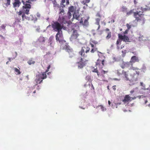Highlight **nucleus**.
Listing matches in <instances>:
<instances>
[{
  "label": "nucleus",
  "instance_id": "nucleus-1",
  "mask_svg": "<svg viewBox=\"0 0 150 150\" xmlns=\"http://www.w3.org/2000/svg\"><path fill=\"white\" fill-rule=\"evenodd\" d=\"M59 10V17L58 19L59 23L57 22L53 21L52 25L54 30L55 31L57 32L55 36L57 41H58L61 45L63 49L65 50L69 53L71 52L72 49L64 40L61 30L62 28L65 30L66 28H69L68 27L71 26L72 24L70 22H68L66 20L65 18L66 15L63 16L65 14L64 10L61 8H60Z\"/></svg>",
  "mask_w": 150,
  "mask_h": 150
},
{
  "label": "nucleus",
  "instance_id": "nucleus-2",
  "mask_svg": "<svg viewBox=\"0 0 150 150\" xmlns=\"http://www.w3.org/2000/svg\"><path fill=\"white\" fill-rule=\"evenodd\" d=\"M139 72L134 70L131 73L128 71H122L123 77L125 80L129 83L130 85H132L137 83L138 77Z\"/></svg>",
  "mask_w": 150,
  "mask_h": 150
},
{
  "label": "nucleus",
  "instance_id": "nucleus-3",
  "mask_svg": "<svg viewBox=\"0 0 150 150\" xmlns=\"http://www.w3.org/2000/svg\"><path fill=\"white\" fill-rule=\"evenodd\" d=\"M79 10L76 7L74 6H71L68 8V11L67 14V18L70 19L72 17V14L71 13H73V18L72 19V21L73 19H76L80 21V23L83 22L82 20V18L81 16V14L79 13Z\"/></svg>",
  "mask_w": 150,
  "mask_h": 150
},
{
  "label": "nucleus",
  "instance_id": "nucleus-4",
  "mask_svg": "<svg viewBox=\"0 0 150 150\" xmlns=\"http://www.w3.org/2000/svg\"><path fill=\"white\" fill-rule=\"evenodd\" d=\"M85 47H82L81 51L79 52L81 56L80 61L77 62V64L79 68H81L86 65V62L88 61V59H86L87 55L85 53Z\"/></svg>",
  "mask_w": 150,
  "mask_h": 150
},
{
  "label": "nucleus",
  "instance_id": "nucleus-5",
  "mask_svg": "<svg viewBox=\"0 0 150 150\" xmlns=\"http://www.w3.org/2000/svg\"><path fill=\"white\" fill-rule=\"evenodd\" d=\"M139 61V59L138 57L135 56H133L132 57L129 62H123L122 65L121 67L122 69L127 67L129 69H132L133 64L136 62H138Z\"/></svg>",
  "mask_w": 150,
  "mask_h": 150
},
{
  "label": "nucleus",
  "instance_id": "nucleus-6",
  "mask_svg": "<svg viewBox=\"0 0 150 150\" xmlns=\"http://www.w3.org/2000/svg\"><path fill=\"white\" fill-rule=\"evenodd\" d=\"M50 68V65H49L47 67V69L46 70L45 72H43L42 74H37L36 76L35 82L36 83L35 85L38 84V83H41L43 79H45L47 77V75L46 73L47 72L49 69Z\"/></svg>",
  "mask_w": 150,
  "mask_h": 150
},
{
  "label": "nucleus",
  "instance_id": "nucleus-7",
  "mask_svg": "<svg viewBox=\"0 0 150 150\" xmlns=\"http://www.w3.org/2000/svg\"><path fill=\"white\" fill-rule=\"evenodd\" d=\"M141 14H142V13L140 11H137L134 13V16L135 18V20H134L131 23L130 25H129L128 24H126L128 29L127 30H129L131 28L132 25L133 27H135L137 25V22L140 20V19L139 18V16H140V15Z\"/></svg>",
  "mask_w": 150,
  "mask_h": 150
},
{
  "label": "nucleus",
  "instance_id": "nucleus-8",
  "mask_svg": "<svg viewBox=\"0 0 150 150\" xmlns=\"http://www.w3.org/2000/svg\"><path fill=\"white\" fill-rule=\"evenodd\" d=\"M71 26L68 27L69 28H66L65 30L68 29L69 30H71V31H73V34L71 35V37L70 38V40L71 41H73L74 40L77 39L78 37L79 36V34L77 33V31L76 30H74L73 28H71Z\"/></svg>",
  "mask_w": 150,
  "mask_h": 150
},
{
  "label": "nucleus",
  "instance_id": "nucleus-9",
  "mask_svg": "<svg viewBox=\"0 0 150 150\" xmlns=\"http://www.w3.org/2000/svg\"><path fill=\"white\" fill-rule=\"evenodd\" d=\"M140 85L143 87V88H142L140 90V93L142 94L144 93V94H147L149 95H150V93L149 92V91H144L143 89L145 88V85L142 82H141L140 83Z\"/></svg>",
  "mask_w": 150,
  "mask_h": 150
},
{
  "label": "nucleus",
  "instance_id": "nucleus-10",
  "mask_svg": "<svg viewBox=\"0 0 150 150\" xmlns=\"http://www.w3.org/2000/svg\"><path fill=\"white\" fill-rule=\"evenodd\" d=\"M54 37L53 36H51L48 40V45L53 48L54 45Z\"/></svg>",
  "mask_w": 150,
  "mask_h": 150
},
{
  "label": "nucleus",
  "instance_id": "nucleus-11",
  "mask_svg": "<svg viewBox=\"0 0 150 150\" xmlns=\"http://www.w3.org/2000/svg\"><path fill=\"white\" fill-rule=\"evenodd\" d=\"M118 37L119 39H121V40H123L124 42H129V39L128 37L125 35H122L120 34H119Z\"/></svg>",
  "mask_w": 150,
  "mask_h": 150
},
{
  "label": "nucleus",
  "instance_id": "nucleus-12",
  "mask_svg": "<svg viewBox=\"0 0 150 150\" xmlns=\"http://www.w3.org/2000/svg\"><path fill=\"white\" fill-rule=\"evenodd\" d=\"M131 100V97H130L128 95H126L125 96L124 98L122 100L123 102H124L125 104H128L129 101Z\"/></svg>",
  "mask_w": 150,
  "mask_h": 150
},
{
  "label": "nucleus",
  "instance_id": "nucleus-13",
  "mask_svg": "<svg viewBox=\"0 0 150 150\" xmlns=\"http://www.w3.org/2000/svg\"><path fill=\"white\" fill-rule=\"evenodd\" d=\"M31 2H30L28 0L25 1V5L23 6V8H27L30 9L31 8V5L30 4H31Z\"/></svg>",
  "mask_w": 150,
  "mask_h": 150
},
{
  "label": "nucleus",
  "instance_id": "nucleus-14",
  "mask_svg": "<svg viewBox=\"0 0 150 150\" xmlns=\"http://www.w3.org/2000/svg\"><path fill=\"white\" fill-rule=\"evenodd\" d=\"M141 10V11H137L136 12H137V11H138V12L140 11L141 12L142 14L140 15V16H139V17H141V16L142 15V13H143V12L144 11H148V10H150V8L149 7L146 6V7L144 8L142 7Z\"/></svg>",
  "mask_w": 150,
  "mask_h": 150
},
{
  "label": "nucleus",
  "instance_id": "nucleus-15",
  "mask_svg": "<svg viewBox=\"0 0 150 150\" xmlns=\"http://www.w3.org/2000/svg\"><path fill=\"white\" fill-rule=\"evenodd\" d=\"M21 4V2L19 0H15L14 2L13 3V7L14 8L18 7Z\"/></svg>",
  "mask_w": 150,
  "mask_h": 150
},
{
  "label": "nucleus",
  "instance_id": "nucleus-16",
  "mask_svg": "<svg viewBox=\"0 0 150 150\" xmlns=\"http://www.w3.org/2000/svg\"><path fill=\"white\" fill-rule=\"evenodd\" d=\"M23 10H22V11L23 13L26 14L27 15H28L29 14V8H23Z\"/></svg>",
  "mask_w": 150,
  "mask_h": 150
},
{
  "label": "nucleus",
  "instance_id": "nucleus-17",
  "mask_svg": "<svg viewBox=\"0 0 150 150\" xmlns=\"http://www.w3.org/2000/svg\"><path fill=\"white\" fill-rule=\"evenodd\" d=\"M27 63L29 65H31L32 64H34L35 63V61L33 58H31L28 61Z\"/></svg>",
  "mask_w": 150,
  "mask_h": 150
},
{
  "label": "nucleus",
  "instance_id": "nucleus-18",
  "mask_svg": "<svg viewBox=\"0 0 150 150\" xmlns=\"http://www.w3.org/2000/svg\"><path fill=\"white\" fill-rule=\"evenodd\" d=\"M96 24L98 25V29H97V30H98L100 27V26L99 25V22L100 21V19L99 18H97L96 19Z\"/></svg>",
  "mask_w": 150,
  "mask_h": 150
},
{
  "label": "nucleus",
  "instance_id": "nucleus-19",
  "mask_svg": "<svg viewBox=\"0 0 150 150\" xmlns=\"http://www.w3.org/2000/svg\"><path fill=\"white\" fill-rule=\"evenodd\" d=\"M39 41L40 42H44L45 41V38L43 36H40L38 39Z\"/></svg>",
  "mask_w": 150,
  "mask_h": 150
},
{
  "label": "nucleus",
  "instance_id": "nucleus-20",
  "mask_svg": "<svg viewBox=\"0 0 150 150\" xmlns=\"http://www.w3.org/2000/svg\"><path fill=\"white\" fill-rule=\"evenodd\" d=\"M107 35L106 37V38L107 40L109 39L111 36V33L110 32L107 33Z\"/></svg>",
  "mask_w": 150,
  "mask_h": 150
},
{
  "label": "nucleus",
  "instance_id": "nucleus-21",
  "mask_svg": "<svg viewBox=\"0 0 150 150\" xmlns=\"http://www.w3.org/2000/svg\"><path fill=\"white\" fill-rule=\"evenodd\" d=\"M127 8L125 6H122L121 9V11L124 12H127Z\"/></svg>",
  "mask_w": 150,
  "mask_h": 150
},
{
  "label": "nucleus",
  "instance_id": "nucleus-22",
  "mask_svg": "<svg viewBox=\"0 0 150 150\" xmlns=\"http://www.w3.org/2000/svg\"><path fill=\"white\" fill-rule=\"evenodd\" d=\"M52 2L53 4V6L54 7H58L59 6V4H58L57 3L55 0H54L52 1Z\"/></svg>",
  "mask_w": 150,
  "mask_h": 150
},
{
  "label": "nucleus",
  "instance_id": "nucleus-23",
  "mask_svg": "<svg viewBox=\"0 0 150 150\" xmlns=\"http://www.w3.org/2000/svg\"><path fill=\"white\" fill-rule=\"evenodd\" d=\"M98 107H100V109H101V110L102 111H105L106 110V108L102 105H100V106H98Z\"/></svg>",
  "mask_w": 150,
  "mask_h": 150
},
{
  "label": "nucleus",
  "instance_id": "nucleus-24",
  "mask_svg": "<svg viewBox=\"0 0 150 150\" xmlns=\"http://www.w3.org/2000/svg\"><path fill=\"white\" fill-rule=\"evenodd\" d=\"M141 69L142 70L141 71H143V72L144 73L146 71V67L144 65L142 66Z\"/></svg>",
  "mask_w": 150,
  "mask_h": 150
},
{
  "label": "nucleus",
  "instance_id": "nucleus-25",
  "mask_svg": "<svg viewBox=\"0 0 150 150\" xmlns=\"http://www.w3.org/2000/svg\"><path fill=\"white\" fill-rule=\"evenodd\" d=\"M111 106L113 108H117V105L116 104L112 103L111 105V106Z\"/></svg>",
  "mask_w": 150,
  "mask_h": 150
},
{
  "label": "nucleus",
  "instance_id": "nucleus-26",
  "mask_svg": "<svg viewBox=\"0 0 150 150\" xmlns=\"http://www.w3.org/2000/svg\"><path fill=\"white\" fill-rule=\"evenodd\" d=\"M25 14L23 13V14H22V20L23 21L24 20V18L27 19V18H28V17H26L25 16Z\"/></svg>",
  "mask_w": 150,
  "mask_h": 150
},
{
  "label": "nucleus",
  "instance_id": "nucleus-27",
  "mask_svg": "<svg viewBox=\"0 0 150 150\" xmlns=\"http://www.w3.org/2000/svg\"><path fill=\"white\" fill-rule=\"evenodd\" d=\"M126 52V50H124V51H122V56L123 57H124Z\"/></svg>",
  "mask_w": 150,
  "mask_h": 150
},
{
  "label": "nucleus",
  "instance_id": "nucleus-28",
  "mask_svg": "<svg viewBox=\"0 0 150 150\" xmlns=\"http://www.w3.org/2000/svg\"><path fill=\"white\" fill-rule=\"evenodd\" d=\"M132 13V10H131L129 12H127V15H129L131 14Z\"/></svg>",
  "mask_w": 150,
  "mask_h": 150
},
{
  "label": "nucleus",
  "instance_id": "nucleus-29",
  "mask_svg": "<svg viewBox=\"0 0 150 150\" xmlns=\"http://www.w3.org/2000/svg\"><path fill=\"white\" fill-rule=\"evenodd\" d=\"M112 59L114 60L113 62H118L119 61L118 59L117 58H116L114 57H113L112 58Z\"/></svg>",
  "mask_w": 150,
  "mask_h": 150
},
{
  "label": "nucleus",
  "instance_id": "nucleus-30",
  "mask_svg": "<svg viewBox=\"0 0 150 150\" xmlns=\"http://www.w3.org/2000/svg\"><path fill=\"white\" fill-rule=\"evenodd\" d=\"M121 39H118L117 40V42H116V45H118L119 44V43L121 42Z\"/></svg>",
  "mask_w": 150,
  "mask_h": 150
},
{
  "label": "nucleus",
  "instance_id": "nucleus-31",
  "mask_svg": "<svg viewBox=\"0 0 150 150\" xmlns=\"http://www.w3.org/2000/svg\"><path fill=\"white\" fill-rule=\"evenodd\" d=\"M143 36L142 35L139 36V40L140 41L142 40H143Z\"/></svg>",
  "mask_w": 150,
  "mask_h": 150
},
{
  "label": "nucleus",
  "instance_id": "nucleus-32",
  "mask_svg": "<svg viewBox=\"0 0 150 150\" xmlns=\"http://www.w3.org/2000/svg\"><path fill=\"white\" fill-rule=\"evenodd\" d=\"M90 50V48L88 47H86V50L85 51V53L86 54L89 52Z\"/></svg>",
  "mask_w": 150,
  "mask_h": 150
},
{
  "label": "nucleus",
  "instance_id": "nucleus-33",
  "mask_svg": "<svg viewBox=\"0 0 150 150\" xmlns=\"http://www.w3.org/2000/svg\"><path fill=\"white\" fill-rule=\"evenodd\" d=\"M7 1V3L6 4L7 5H10V0H6Z\"/></svg>",
  "mask_w": 150,
  "mask_h": 150
},
{
  "label": "nucleus",
  "instance_id": "nucleus-34",
  "mask_svg": "<svg viewBox=\"0 0 150 150\" xmlns=\"http://www.w3.org/2000/svg\"><path fill=\"white\" fill-rule=\"evenodd\" d=\"M108 72V71H105L104 70H102L101 71V73L103 74H105V73H107Z\"/></svg>",
  "mask_w": 150,
  "mask_h": 150
},
{
  "label": "nucleus",
  "instance_id": "nucleus-35",
  "mask_svg": "<svg viewBox=\"0 0 150 150\" xmlns=\"http://www.w3.org/2000/svg\"><path fill=\"white\" fill-rule=\"evenodd\" d=\"M15 69L16 72L18 73L19 74L20 73L19 72H20V71L19 70H18L16 68H15Z\"/></svg>",
  "mask_w": 150,
  "mask_h": 150
},
{
  "label": "nucleus",
  "instance_id": "nucleus-36",
  "mask_svg": "<svg viewBox=\"0 0 150 150\" xmlns=\"http://www.w3.org/2000/svg\"><path fill=\"white\" fill-rule=\"evenodd\" d=\"M1 28L2 29H5L6 28V26L4 24H3L1 26Z\"/></svg>",
  "mask_w": 150,
  "mask_h": 150
},
{
  "label": "nucleus",
  "instance_id": "nucleus-37",
  "mask_svg": "<svg viewBox=\"0 0 150 150\" xmlns=\"http://www.w3.org/2000/svg\"><path fill=\"white\" fill-rule=\"evenodd\" d=\"M36 30L38 32H40V28H38L36 29Z\"/></svg>",
  "mask_w": 150,
  "mask_h": 150
},
{
  "label": "nucleus",
  "instance_id": "nucleus-38",
  "mask_svg": "<svg viewBox=\"0 0 150 150\" xmlns=\"http://www.w3.org/2000/svg\"><path fill=\"white\" fill-rule=\"evenodd\" d=\"M90 78V77L89 76H86V79L88 80V81H89V79Z\"/></svg>",
  "mask_w": 150,
  "mask_h": 150
},
{
  "label": "nucleus",
  "instance_id": "nucleus-39",
  "mask_svg": "<svg viewBox=\"0 0 150 150\" xmlns=\"http://www.w3.org/2000/svg\"><path fill=\"white\" fill-rule=\"evenodd\" d=\"M128 30L127 29L124 32V34H127V33H128Z\"/></svg>",
  "mask_w": 150,
  "mask_h": 150
},
{
  "label": "nucleus",
  "instance_id": "nucleus-40",
  "mask_svg": "<svg viewBox=\"0 0 150 150\" xmlns=\"http://www.w3.org/2000/svg\"><path fill=\"white\" fill-rule=\"evenodd\" d=\"M23 12L22 11V10L21 11H20L19 12V15H22V13H23Z\"/></svg>",
  "mask_w": 150,
  "mask_h": 150
},
{
  "label": "nucleus",
  "instance_id": "nucleus-41",
  "mask_svg": "<svg viewBox=\"0 0 150 150\" xmlns=\"http://www.w3.org/2000/svg\"><path fill=\"white\" fill-rule=\"evenodd\" d=\"M15 58H10V57H8V59L9 60V61H10V62H11V59L12 60H13Z\"/></svg>",
  "mask_w": 150,
  "mask_h": 150
},
{
  "label": "nucleus",
  "instance_id": "nucleus-42",
  "mask_svg": "<svg viewBox=\"0 0 150 150\" xmlns=\"http://www.w3.org/2000/svg\"><path fill=\"white\" fill-rule=\"evenodd\" d=\"M96 49H95L94 50V49H92L91 51V52H92V53H93L95 51H96Z\"/></svg>",
  "mask_w": 150,
  "mask_h": 150
},
{
  "label": "nucleus",
  "instance_id": "nucleus-43",
  "mask_svg": "<svg viewBox=\"0 0 150 150\" xmlns=\"http://www.w3.org/2000/svg\"><path fill=\"white\" fill-rule=\"evenodd\" d=\"M137 98L136 97H134L133 98L131 97V100H134L135 99Z\"/></svg>",
  "mask_w": 150,
  "mask_h": 150
},
{
  "label": "nucleus",
  "instance_id": "nucleus-44",
  "mask_svg": "<svg viewBox=\"0 0 150 150\" xmlns=\"http://www.w3.org/2000/svg\"><path fill=\"white\" fill-rule=\"evenodd\" d=\"M96 16H98L99 17H101V16L100 15V13H98L97 14V15H96Z\"/></svg>",
  "mask_w": 150,
  "mask_h": 150
},
{
  "label": "nucleus",
  "instance_id": "nucleus-45",
  "mask_svg": "<svg viewBox=\"0 0 150 150\" xmlns=\"http://www.w3.org/2000/svg\"><path fill=\"white\" fill-rule=\"evenodd\" d=\"M93 72L97 73L98 72V70L97 69H94V70H93Z\"/></svg>",
  "mask_w": 150,
  "mask_h": 150
},
{
  "label": "nucleus",
  "instance_id": "nucleus-46",
  "mask_svg": "<svg viewBox=\"0 0 150 150\" xmlns=\"http://www.w3.org/2000/svg\"><path fill=\"white\" fill-rule=\"evenodd\" d=\"M92 42L95 44H97L98 43V42L95 40L92 41Z\"/></svg>",
  "mask_w": 150,
  "mask_h": 150
},
{
  "label": "nucleus",
  "instance_id": "nucleus-47",
  "mask_svg": "<svg viewBox=\"0 0 150 150\" xmlns=\"http://www.w3.org/2000/svg\"><path fill=\"white\" fill-rule=\"evenodd\" d=\"M114 79L115 80H116V81H119L120 80V79H117V78H114Z\"/></svg>",
  "mask_w": 150,
  "mask_h": 150
},
{
  "label": "nucleus",
  "instance_id": "nucleus-48",
  "mask_svg": "<svg viewBox=\"0 0 150 150\" xmlns=\"http://www.w3.org/2000/svg\"><path fill=\"white\" fill-rule=\"evenodd\" d=\"M36 88L38 90H39L40 89V87L39 86H38Z\"/></svg>",
  "mask_w": 150,
  "mask_h": 150
},
{
  "label": "nucleus",
  "instance_id": "nucleus-49",
  "mask_svg": "<svg viewBox=\"0 0 150 150\" xmlns=\"http://www.w3.org/2000/svg\"><path fill=\"white\" fill-rule=\"evenodd\" d=\"M108 104L110 106H111V103L110 102V100H108Z\"/></svg>",
  "mask_w": 150,
  "mask_h": 150
},
{
  "label": "nucleus",
  "instance_id": "nucleus-50",
  "mask_svg": "<svg viewBox=\"0 0 150 150\" xmlns=\"http://www.w3.org/2000/svg\"><path fill=\"white\" fill-rule=\"evenodd\" d=\"M138 0H134V4H136L137 3V1Z\"/></svg>",
  "mask_w": 150,
  "mask_h": 150
},
{
  "label": "nucleus",
  "instance_id": "nucleus-51",
  "mask_svg": "<svg viewBox=\"0 0 150 150\" xmlns=\"http://www.w3.org/2000/svg\"><path fill=\"white\" fill-rule=\"evenodd\" d=\"M37 17H39L40 16V14L39 13H37Z\"/></svg>",
  "mask_w": 150,
  "mask_h": 150
},
{
  "label": "nucleus",
  "instance_id": "nucleus-52",
  "mask_svg": "<svg viewBox=\"0 0 150 150\" xmlns=\"http://www.w3.org/2000/svg\"><path fill=\"white\" fill-rule=\"evenodd\" d=\"M115 86H114L112 87V89L114 91L116 90V88L115 87Z\"/></svg>",
  "mask_w": 150,
  "mask_h": 150
},
{
  "label": "nucleus",
  "instance_id": "nucleus-53",
  "mask_svg": "<svg viewBox=\"0 0 150 150\" xmlns=\"http://www.w3.org/2000/svg\"><path fill=\"white\" fill-rule=\"evenodd\" d=\"M22 2L23 3V5H25V1H23V0H22Z\"/></svg>",
  "mask_w": 150,
  "mask_h": 150
},
{
  "label": "nucleus",
  "instance_id": "nucleus-54",
  "mask_svg": "<svg viewBox=\"0 0 150 150\" xmlns=\"http://www.w3.org/2000/svg\"><path fill=\"white\" fill-rule=\"evenodd\" d=\"M22 2L23 3V5H25V1H23V0H22Z\"/></svg>",
  "mask_w": 150,
  "mask_h": 150
},
{
  "label": "nucleus",
  "instance_id": "nucleus-55",
  "mask_svg": "<svg viewBox=\"0 0 150 150\" xmlns=\"http://www.w3.org/2000/svg\"><path fill=\"white\" fill-rule=\"evenodd\" d=\"M104 60H103L102 61V64L103 65H104Z\"/></svg>",
  "mask_w": 150,
  "mask_h": 150
},
{
  "label": "nucleus",
  "instance_id": "nucleus-56",
  "mask_svg": "<svg viewBox=\"0 0 150 150\" xmlns=\"http://www.w3.org/2000/svg\"><path fill=\"white\" fill-rule=\"evenodd\" d=\"M137 98H138L139 99L141 98V96H139L136 97Z\"/></svg>",
  "mask_w": 150,
  "mask_h": 150
},
{
  "label": "nucleus",
  "instance_id": "nucleus-57",
  "mask_svg": "<svg viewBox=\"0 0 150 150\" xmlns=\"http://www.w3.org/2000/svg\"><path fill=\"white\" fill-rule=\"evenodd\" d=\"M65 1V0H62V3H64Z\"/></svg>",
  "mask_w": 150,
  "mask_h": 150
},
{
  "label": "nucleus",
  "instance_id": "nucleus-58",
  "mask_svg": "<svg viewBox=\"0 0 150 150\" xmlns=\"http://www.w3.org/2000/svg\"><path fill=\"white\" fill-rule=\"evenodd\" d=\"M30 2L31 1H36V0H28Z\"/></svg>",
  "mask_w": 150,
  "mask_h": 150
},
{
  "label": "nucleus",
  "instance_id": "nucleus-59",
  "mask_svg": "<svg viewBox=\"0 0 150 150\" xmlns=\"http://www.w3.org/2000/svg\"><path fill=\"white\" fill-rule=\"evenodd\" d=\"M79 108L83 109H85V108H83V107H81V106H79Z\"/></svg>",
  "mask_w": 150,
  "mask_h": 150
},
{
  "label": "nucleus",
  "instance_id": "nucleus-60",
  "mask_svg": "<svg viewBox=\"0 0 150 150\" xmlns=\"http://www.w3.org/2000/svg\"><path fill=\"white\" fill-rule=\"evenodd\" d=\"M86 1V2L88 3H89L90 1V0H85Z\"/></svg>",
  "mask_w": 150,
  "mask_h": 150
},
{
  "label": "nucleus",
  "instance_id": "nucleus-61",
  "mask_svg": "<svg viewBox=\"0 0 150 150\" xmlns=\"http://www.w3.org/2000/svg\"><path fill=\"white\" fill-rule=\"evenodd\" d=\"M129 105H130V106H133V105H134V103H132L131 104H130Z\"/></svg>",
  "mask_w": 150,
  "mask_h": 150
},
{
  "label": "nucleus",
  "instance_id": "nucleus-62",
  "mask_svg": "<svg viewBox=\"0 0 150 150\" xmlns=\"http://www.w3.org/2000/svg\"><path fill=\"white\" fill-rule=\"evenodd\" d=\"M67 3L69 4V0H66Z\"/></svg>",
  "mask_w": 150,
  "mask_h": 150
},
{
  "label": "nucleus",
  "instance_id": "nucleus-63",
  "mask_svg": "<svg viewBox=\"0 0 150 150\" xmlns=\"http://www.w3.org/2000/svg\"><path fill=\"white\" fill-rule=\"evenodd\" d=\"M20 41L21 43V44L22 43V40L21 39H20Z\"/></svg>",
  "mask_w": 150,
  "mask_h": 150
},
{
  "label": "nucleus",
  "instance_id": "nucleus-64",
  "mask_svg": "<svg viewBox=\"0 0 150 150\" xmlns=\"http://www.w3.org/2000/svg\"><path fill=\"white\" fill-rule=\"evenodd\" d=\"M134 90H132V91H130V93H133L134 92Z\"/></svg>",
  "mask_w": 150,
  "mask_h": 150
}]
</instances>
